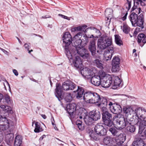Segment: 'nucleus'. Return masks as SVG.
Masks as SVG:
<instances>
[{
	"label": "nucleus",
	"mask_w": 146,
	"mask_h": 146,
	"mask_svg": "<svg viewBox=\"0 0 146 146\" xmlns=\"http://www.w3.org/2000/svg\"><path fill=\"white\" fill-rule=\"evenodd\" d=\"M135 115L130 120L132 123L139 127V132L136 135L142 137L143 139L146 138V128L145 121H146V110L142 108L135 110Z\"/></svg>",
	"instance_id": "1"
},
{
	"label": "nucleus",
	"mask_w": 146,
	"mask_h": 146,
	"mask_svg": "<svg viewBox=\"0 0 146 146\" xmlns=\"http://www.w3.org/2000/svg\"><path fill=\"white\" fill-rule=\"evenodd\" d=\"M76 105L75 103L69 104L67 105V111L69 114L71 121L75 120L77 118L82 119L85 114L82 108L76 110Z\"/></svg>",
	"instance_id": "2"
},
{
	"label": "nucleus",
	"mask_w": 146,
	"mask_h": 146,
	"mask_svg": "<svg viewBox=\"0 0 146 146\" xmlns=\"http://www.w3.org/2000/svg\"><path fill=\"white\" fill-rule=\"evenodd\" d=\"M113 119L115 127L117 129L121 130L124 129L128 124V123H132V121L130 120L132 118L130 116L129 117H128L127 118H125L123 117L115 116Z\"/></svg>",
	"instance_id": "3"
},
{
	"label": "nucleus",
	"mask_w": 146,
	"mask_h": 146,
	"mask_svg": "<svg viewBox=\"0 0 146 146\" xmlns=\"http://www.w3.org/2000/svg\"><path fill=\"white\" fill-rule=\"evenodd\" d=\"M107 131L102 123H98L96 124L94 128V131H93L90 133V136L91 139L97 140L99 139L100 137L105 135Z\"/></svg>",
	"instance_id": "4"
},
{
	"label": "nucleus",
	"mask_w": 146,
	"mask_h": 146,
	"mask_svg": "<svg viewBox=\"0 0 146 146\" xmlns=\"http://www.w3.org/2000/svg\"><path fill=\"white\" fill-rule=\"evenodd\" d=\"M76 54L80 55L83 58H88L90 56L88 50L81 47H77L74 50H70L66 52V55L69 59H71Z\"/></svg>",
	"instance_id": "5"
},
{
	"label": "nucleus",
	"mask_w": 146,
	"mask_h": 146,
	"mask_svg": "<svg viewBox=\"0 0 146 146\" xmlns=\"http://www.w3.org/2000/svg\"><path fill=\"white\" fill-rule=\"evenodd\" d=\"M76 54L80 55L83 58H88L90 56L88 50L81 47H77L74 50H70L66 52V55L69 59H71Z\"/></svg>",
	"instance_id": "6"
},
{
	"label": "nucleus",
	"mask_w": 146,
	"mask_h": 146,
	"mask_svg": "<svg viewBox=\"0 0 146 146\" xmlns=\"http://www.w3.org/2000/svg\"><path fill=\"white\" fill-rule=\"evenodd\" d=\"M101 98L99 95L96 93L86 92L84 94V100L87 103L90 104H96L101 101Z\"/></svg>",
	"instance_id": "7"
},
{
	"label": "nucleus",
	"mask_w": 146,
	"mask_h": 146,
	"mask_svg": "<svg viewBox=\"0 0 146 146\" xmlns=\"http://www.w3.org/2000/svg\"><path fill=\"white\" fill-rule=\"evenodd\" d=\"M112 44V39L111 37L101 36L97 41V46L102 50L105 49Z\"/></svg>",
	"instance_id": "8"
},
{
	"label": "nucleus",
	"mask_w": 146,
	"mask_h": 146,
	"mask_svg": "<svg viewBox=\"0 0 146 146\" xmlns=\"http://www.w3.org/2000/svg\"><path fill=\"white\" fill-rule=\"evenodd\" d=\"M129 19L133 26H141L143 25V16L142 14L138 17L136 14L133 13L130 15Z\"/></svg>",
	"instance_id": "9"
},
{
	"label": "nucleus",
	"mask_w": 146,
	"mask_h": 146,
	"mask_svg": "<svg viewBox=\"0 0 146 146\" xmlns=\"http://www.w3.org/2000/svg\"><path fill=\"white\" fill-rule=\"evenodd\" d=\"M100 74L101 79V84L103 85V87L105 88L108 87L112 82L111 76L102 71L100 72Z\"/></svg>",
	"instance_id": "10"
},
{
	"label": "nucleus",
	"mask_w": 146,
	"mask_h": 146,
	"mask_svg": "<svg viewBox=\"0 0 146 146\" xmlns=\"http://www.w3.org/2000/svg\"><path fill=\"white\" fill-rule=\"evenodd\" d=\"M62 40L63 42V46L64 47L66 54V52L70 50V44L72 41V36L69 32H66L64 34L62 37Z\"/></svg>",
	"instance_id": "11"
},
{
	"label": "nucleus",
	"mask_w": 146,
	"mask_h": 146,
	"mask_svg": "<svg viewBox=\"0 0 146 146\" xmlns=\"http://www.w3.org/2000/svg\"><path fill=\"white\" fill-rule=\"evenodd\" d=\"M3 127L4 129H0V130L4 132L5 135V142L8 145H10L13 141L14 135L12 133V131L9 128V123L8 127L7 128L5 127V126Z\"/></svg>",
	"instance_id": "12"
},
{
	"label": "nucleus",
	"mask_w": 146,
	"mask_h": 146,
	"mask_svg": "<svg viewBox=\"0 0 146 146\" xmlns=\"http://www.w3.org/2000/svg\"><path fill=\"white\" fill-rule=\"evenodd\" d=\"M82 36V33L81 32H79L74 36V38L75 41L72 44V46L70 48L69 50H74L78 47H80L81 44H82V42L81 39V37Z\"/></svg>",
	"instance_id": "13"
},
{
	"label": "nucleus",
	"mask_w": 146,
	"mask_h": 146,
	"mask_svg": "<svg viewBox=\"0 0 146 146\" xmlns=\"http://www.w3.org/2000/svg\"><path fill=\"white\" fill-rule=\"evenodd\" d=\"M108 106L110 110L112 113L114 114H117L120 113L122 111V108L120 105L113 104L109 101Z\"/></svg>",
	"instance_id": "14"
},
{
	"label": "nucleus",
	"mask_w": 146,
	"mask_h": 146,
	"mask_svg": "<svg viewBox=\"0 0 146 146\" xmlns=\"http://www.w3.org/2000/svg\"><path fill=\"white\" fill-rule=\"evenodd\" d=\"M127 2L124 5V7L125 9H123L121 16V17L123 21H125L126 19L127 15V12L131 7V0H127Z\"/></svg>",
	"instance_id": "15"
},
{
	"label": "nucleus",
	"mask_w": 146,
	"mask_h": 146,
	"mask_svg": "<svg viewBox=\"0 0 146 146\" xmlns=\"http://www.w3.org/2000/svg\"><path fill=\"white\" fill-rule=\"evenodd\" d=\"M120 59L117 57H113L112 60V71L114 72H118L119 70Z\"/></svg>",
	"instance_id": "16"
},
{
	"label": "nucleus",
	"mask_w": 146,
	"mask_h": 146,
	"mask_svg": "<svg viewBox=\"0 0 146 146\" xmlns=\"http://www.w3.org/2000/svg\"><path fill=\"white\" fill-rule=\"evenodd\" d=\"M109 101H108L107 99L104 98H103L102 99V100L100 103L98 104V106H100L102 108V115L105 113L106 112H108L107 111V108L106 106L109 107L108 106Z\"/></svg>",
	"instance_id": "17"
},
{
	"label": "nucleus",
	"mask_w": 146,
	"mask_h": 146,
	"mask_svg": "<svg viewBox=\"0 0 146 146\" xmlns=\"http://www.w3.org/2000/svg\"><path fill=\"white\" fill-rule=\"evenodd\" d=\"M135 138V141L132 143L133 146H146V145H144V143L143 141L146 138L143 139L142 137H140L139 135H136Z\"/></svg>",
	"instance_id": "18"
},
{
	"label": "nucleus",
	"mask_w": 146,
	"mask_h": 146,
	"mask_svg": "<svg viewBox=\"0 0 146 146\" xmlns=\"http://www.w3.org/2000/svg\"><path fill=\"white\" fill-rule=\"evenodd\" d=\"M95 41V39L93 38L90 42L88 46L89 50L91 52L92 55L93 56L95 55L96 51Z\"/></svg>",
	"instance_id": "19"
},
{
	"label": "nucleus",
	"mask_w": 146,
	"mask_h": 146,
	"mask_svg": "<svg viewBox=\"0 0 146 146\" xmlns=\"http://www.w3.org/2000/svg\"><path fill=\"white\" fill-rule=\"evenodd\" d=\"M99 75H95L92 77L91 79L92 83L96 86H98L101 83V79L100 77V72Z\"/></svg>",
	"instance_id": "20"
},
{
	"label": "nucleus",
	"mask_w": 146,
	"mask_h": 146,
	"mask_svg": "<svg viewBox=\"0 0 146 146\" xmlns=\"http://www.w3.org/2000/svg\"><path fill=\"white\" fill-rule=\"evenodd\" d=\"M90 117L92 118L93 121H96L100 119L101 114L100 112L93 110L89 113Z\"/></svg>",
	"instance_id": "21"
},
{
	"label": "nucleus",
	"mask_w": 146,
	"mask_h": 146,
	"mask_svg": "<svg viewBox=\"0 0 146 146\" xmlns=\"http://www.w3.org/2000/svg\"><path fill=\"white\" fill-rule=\"evenodd\" d=\"M123 111L124 113L126 114V115H132V118H133V115H135V111H134L130 106H127L124 107L123 108Z\"/></svg>",
	"instance_id": "22"
},
{
	"label": "nucleus",
	"mask_w": 146,
	"mask_h": 146,
	"mask_svg": "<svg viewBox=\"0 0 146 146\" xmlns=\"http://www.w3.org/2000/svg\"><path fill=\"white\" fill-rule=\"evenodd\" d=\"M0 108L3 111L8 114H12L13 113L12 108L9 105L1 104Z\"/></svg>",
	"instance_id": "23"
},
{
	"label": "nucleus",
	"mask_w": 146,
	"mask_h": 146,
	"mask_svg": "<svg viewBox=\"0 0 146 146\" xmlns=\"http://www.w3.org/2000/svg\"><path fill=\"white\" fill-rule=\"evenodd\" d=\"M74 88V85L67 82H64L62 86V88L64 90H72Z\"/></svg>",
	"instance_id": "24"
},
{
	"label": "nucleus",
	"mask_w": 146,
	"mask_h": 146,
	"mask_svg": "<svg viewBox=\"0 0 146 146\" xmlns=\"http://www.w3.org/2000/svg\"><path fill=\"white\" fill-rule=\"evenodd\" d=\"M80 73L82 75L86 77V76H92V72L90 69L87 68H83L80 71Z\"/></svg>",
	"instance_id": "25"
},
{
	"label": "nucleus",
	"mask_w": 146,
	"mask_h": 146,
	"mask_svg": "<svg viewBox=\"0 0 146 146\" xmlns=\"http://www.w3.org/2000/svg\"><path fill=\"white\" fill-rule=\"evenodd\" d=\"M139 3L143 5L142 0H134V5L131 9V11H132L136 9L139 11V12L140 10H141V8L139 7Z\"/></svg>",
	"instance_id": "26"
},
{
	"label": "nucleus",
	"mask_w": 146,
	"mask_h": 146,
	"mask_svg": "<svg viewBox=\"0 0 146 146\" xmlns=\"http://www.w3.org/2000/svg\"><path fill=\"white\" fill-rule=\"evenodd\" d=\"M125 136L123 134H120L117 136L116 139L117 140L118 145H121L123 143L125 140Z\"/></svg>",
	"instance_id": "27"
},
{
	"label": "nucleus",
	"mask_w": 146,
	"mask_h": 146,
	"mask_svg": "<svg viewBox=\"0 0 146 146\" xmlns=\"http://www.w3.org/2000/svg\"><path fill=\"white\" fill-rule=\"evenodd\" d=\"M73 63L74 66L77 68L81 67L82 64V62L80 58L78 56H76Z\"/></svg>",
	"instance_id": "28"
},
{
	"label": "nucleus",
	"mask_w": 146,
	"mask_h": 146,
	"mask_svg": "<svg viewBox=\"0 0 146 146\" xmlns=\"http://www.w3.org/2000/svg\"><path fill=\"white\" fill-rule=\"evenodd\" d=\"M102 119L105 125L109 127H110L113 125V123L112 121V119H110L109 117L104 116H102Z\"/></svg>",
	"instance_id": "29"
},
{
	"label": "nucleus",
	"mask_w": 146,
	"mask_h": 146,
	"mask_svg": "<svg viewBox=\"0 0 146 146\" xmlns=\"http://www.w3.org/2000/svg\"><path fill=\"white\" fill-rule=\"evenodd\" d=\"M87 26L84 25L79 27H75L72 29L73 31H81L84 32L85 34L86 33L87 31L88 28L85 30L86 28L87 27Z\"/></svg>",
	"instance_id": "30"
},
{
	"label": "nucleus",
	"mask_w": 146,
	"mask_h": 146,
	"mask_svg": "<svg viewBox=\"0 0 146 146\" xmlns=\"http://www.w3.org/2000/svg\"><path fill=\"white\" fill-rule=\"evenodd\" d=\"M94 37V35H92L90 36L89 35H87L86 33L83 36V38L81 40L82 41V44L83 45H86L89 42V38H91Z\"/></svg>",
	"instance_id": "31"
},
{
	"label": "nucleus",
	"mask_w": 146,
	"mask_h": 146,
	"mask_svg": "<svg viewBox=\"0 0 146 146\" xmlns=\"http://www.w3.org/2000/svg\"><path fill=\"white\" fill-rule=\"evenodd\" d=\"M23 138L21 136L17 135L15 137L14 146H20L22 142Z\"/></svg>",
	"instance_id": "32"
},
{
	"label": "nucleus",
	"mask_w": 146,
	"mask_h": 146,
	"mask_svg": "<svg viewBox=\"0 0 146 146\" xmlns=\"http://www.w3.org/2000/svg\"><path fill=\"white\" fill-rule=\"evenodd\" d=\"M93 63L98 68L102 69L104 68V65L102 61L99 59H96L94 60Z\"/></svg>",
	"instance_id": "33"
},
{
	"label": "nucleus",
	"mask_w": 146,
	"mask_h": 146,
	"mask_svg": "<svg viewBox=\"0 0 146 146\" xmlns=\"http://www.w3.org/2000/svg\"><path fill=\"white\" fill-rule=\"evenodd\" d=\"M85 113V114L84 115V116H83L84 117V119L85 123L88 125H90L92 124V121H94L92 119V118L90 117V115H89V116L86 115L85 117V115H86Z\"/></svg>",
	"instance_id": "34"
},
{
	"label": "nucleus",
	"mask_w": 146,
	"mask_h": 146,
	"mask_svg": "<svg viewBox=\"0 0 146 146\" xmlns=\"http://www.w3.org/2000/svg\"><path fill=\"white\" fill-rule=\"evenodd\" d=\"M4 100L5 102L8 105H12L13 104V101L11 97L7 94L4 95Z\"/></svg>",
	"instance_id": "35"
},
{
	"label": "nucleus",
	"mask_w": 146,
	"mask_h": 146,
	"mask_svg": "<svg viewBox=\"0 0 146 146\" xmlns=\"http://www.w3.org/2000/svg\"><path fill=\"white\" fill-rule=\"evenodd\" d=\"M145 35L143 33L139 34L137 36V42L139 43H140L141 42L143 43L142 46L145 43V41H143L145 39Z\"/></svg>",
	"instance_id": "36"
},
{
	"label": "nucleus",
	"mask_w": 146,
	"mask_h": 146,
	"mask_svg": "<svg viewBox=\"0 0 146 146\" xmlns=\"http://www.w3.org/2000/svg\"><path fill=\"white\" fill-rule=\"evenodd\" d=\"M112 55V52L110 51L105 52L104 54V60L106 61H108L111 59Z\"/></svg>",
	"instance_id": "37"
},
{
	"label": "nucleus",
	"mask_w": 146,
	"mask_h": 146,
	"mask_svg": "<svg viewBox=\"0 0 146 146\" xmlns=\"http://www.w3.org/2000/svg\"><path fill=\"white\" fill-rule=\"evenodd\" d=\"M123 26L121 27L123 32L126 34H128L130 31V28L126 23H123Z\"/></svg>",
	"instance_id": "38"
},
{
	"label": "nucleus",
	"mask_w": 146,
	"mask_h": 146,
	"mask_svg": "<svg viewBox=\"0 0 146 146\" xmlns=\"http://www.w3.org/2000/svg\"><path fill=\"white\" fill-rule=\"evenodd\" d=\"M121 82V80L118 76H116L114 77V84L115 86L113 87V89H115L116 86H119Z\"/></svg>",
	"instance_id": "39"
},
{
	"label": "nucleus",
	"mask_w": 146,
	"mask_h": 146,
	"mask_svg": "<svg viewBox=\"0 0 146 146\" xmlns=\"http://www.w3.org/2000/svg\"><path fill=\"white\" fill-rule=\"evenodd\" d=\"M35 128L34 131L36 133H39L42 131L43 129L40 127V124L38 122H36L35 123Z\"/></svg>",
	"instance_id": "40"
},
{
	"label": "nucleus",
	"mask_w": 146,
	"mask_h": 146,
	"mask_svg": "<svg viewBox=\"0 0 146 146\" xmlns=\"http://www.w3.org/2000/svg\"><path fill=\"white\" fill-rule=\"evenodd\" d=\"M115 41L116 43L118 45L120 46L123 45V42L121 40L120 36L118 35H115Z\"/></svg>",
	"instance_id": "41"
},
{
	"label": "nucleus",
	"mask_w": 146,
	"mask_h": 146,
	"mask_svg": "<svg viewBox=\"0 0 146 146\" xmlns=\"http://www.w3.org/2000/svg\"><path fill=\"white\" fill-rule=\"evenodd\" d=\"M113 10L110 8H107L105 11V15L106 16L109 17H112L113 14Z\"/></svg>",
	"instance_id": "42"
},
{
	"label": "nucleus",
	"mask_w": 146,
	"mask_h": 146,
	"mask_svg": "<svg viewBox=\"0 0 146 146\" xmlns=\"http://www.w3.org/2000/svg\"><path fill=\"white\" fill-rule=\"evenodd\" d=\"M129 123V125L127 127V130L131 133L135 132V127L133 125H132L131 124H134L133 123Z\"/></svg>",
	"instance_id": "43"
},
{
	"label": "nucleus",
	"mask_w": 146,
	"mask_h": 146,
	"mask_svg": "<svg viewBox=\"0 0 146 146\" xmlns=\"http://www.w3.org/2000/svg\"><path fill=\"white\" fill-rule=\"evenodd\" d=\"M65 100L67 102H71L73 99L72 96L71 95V94L69 93L68 94H67L64 98Z\"/></svg>",
	"instance_id": "44"
},
{
	"label": "nucleus",
	"mask_w": 146,
	"mask_h": 146,
	"mask_svg": "<svg viewBox=\"0 0 146 146\" xmlns=\"http://www.w3.org/2000/svg\"><path fill=\"white\" fill-rule=\"evenodd\" d=\"M76 124L80 130H82L84 129L83 126L82 125V122L81 121L78 119L76 121Z\"/></svg>",
	"instance_id": "45"
},
{
	"label": "nucleus",
	"mask_w": 146,
	"mask_h": 146,
	"mask_svg": "<svg viewBox=\"0 0 146 146\" xmlns=\"http://www.w3.org/2000/svg\"><path fill=\"white\" fill-rule=\"evenodd\" d=\"M109 130L111 132L112 134L114 136L116 135L118 132V131L113 128H110Z\"/></svg>",
	"instance_id": "46"
},
{
	"label": "nucleus",
	"mask_w": 146,
	"mask_h": 146,
	"mask_svg": "<svg viewBox=\"0 0 146 146\" xmlns=\"http://www.w3.org/2000/svg\"><path fill=\"white\" fill-rule=\"evenodd\" d=\"M84 92H77L76 97L78 99H80L82 97Z\"/></svg>",
	"instance_id": "47"
},
{
	"label": "nucleus",
	"mask_w": 146,
	"mask_h": 146,
	"mask_svg": "<svg viewBox=\"0 0 146 146\" xmlns=\"http://www.w3.org/2000/svg\"><path fill=\"white\" fill-rule=\"evenodd\" d=\"M102 116H106V117H109V118L112 119L111 115L108 112H106L105 113L103 114Z\"/></svg>",
	"instance_id": "48"
},
{
	"label": "nucleus",
	"mask_w": 146,
	"mask_h": 146,
	"mask_svg": "<svg viewBox=\"0 0 146 146\" xmlns=\"http://www.w3.org/2000/svg\"><path fill=\"white\" fill-rule=\"evenodd\" d=\"M6 84H7V89L6 87L5 86L4 84L5 90L6 91L8 90V91H10L11 90V88H10V86L9 85V84H8V82H6Z\"/></svg>",
	"instance_id": "49"
},
{
	"label": "nucleus",
	"mask_w": 146,
	"mask_h": 146,
	"mask_svg": "<svg viewBox=\"0 0 146 146\" xmlns=\"http://www.w3.org/2000/svg\"><path fill=\"white\" fill-rule=\"evenodd\" d=\"M139 27H137L135 29L136 30V31H137L138 32L141 31L142 29L143 28V25H141V26H138Z\"/></svg>",
	"instance_id": "50"
},
{
	"label": "nucleus",
	"mask_w": 146,
	"mask_h": 146,
	"mask_svg": "<svg viewBox=\"0 0 146 146\" xmlns=\"http://www.w3.org/2000/svg\"><path fill=\"white\" fill-rule=\"evenodd\" d=\"M61 88V85L60 84H56V91H61V90H60V89Z\"/></svg>",
	"instance_id": "51"
},
{
	"label": "nucleus",
	"mask_w": 146,
	"mask_h": 146,
	"mask_svg": "<svg viewBox=\"0 0 146 146\" xmlns=\"http://www.w3.org/2000/svg\"><path fill=\"white\" fill-rule=\"evenodd\" d=\"M84 91L83 88L81 86H78L77 90L76 91Z\"/></svg>",
	"instance_id": "52"
},
{
	"label": "nucleus",
	"mask_w": 146,
	"mask_h": 146,
	"mask_svg": "<svg viewBox=\"0 0 146 146\" xmlns=\"http://www.w3.org/2000/svg\"><path fill=\"white\" fill-rule=\"evenodd\" d=\"M30 43L27 44V43H25L24 44V46L25 47L26 49L27 50H29V48L30 47Z\"/></svg>",
	"instance_id": "53"
},
{
	"label": "nucleus",
	"mask_w": 146,
	"mask_h": 146,
	"mask_svg": "<svg viewBox=\"0 0 146 146\" xmlns=\"http://www.w3.org/2000/svg\"><path fill=\"white\" fill-rule=\"evenodd\" d=\"M0 49L5 54H6L7 55H9V52L6 51V50H5L4 49H3L1 48L0 47Z\"/></svg>",
	"instance_id": "54"
},
{
	"label": "nucleus",
	"mask_w": 146,
	"mask_h": 146,
	"mask_svg": "<svg viewBox=\"0 0 146 146\" xmlns=\"http://www.w3.org/2000/svg\"><path fill=\"white\" fill-rule=\"evenodd\" d=\"M61 15V17L62 18H63L64 19H66L68 20H70V17H69L66 16L64 15Z\"/></svg>",
	"instance_id": "55"
},
{
	"label": "nucleus",
	"mask_w": 146,
	"mask_h": 146,
	"mask_svg": "<svg viewBox=\"0 0 146 146\" xmlns=\"http://www.w3.org/2000/svg\"><path fill=\"white\" fill-rule=\"evenodd\" d=\"M13 71L15 76H17L18 75V72L17 70L15 69H13Z\"/></svg>",
	"instance_id": "56"
},
{
	"label": "nucleus",
	"mask_w": 146,
	"mask_h": 146,
	"mask_svg": "<svg viewBox=\"0 0 146 146\" xmlns=\"http://www.w3.org/2000/svg\"><path fill=\"white\" fill-rule=\"evenodd\" d=\"M106 18H105V20L107 21H108L109 22H110L111 21V19L112 17H109L108 16H106Z\"/></svg>",
	"instance_id": "57"
},
{
	"label": "nucleus",
	"mask_w": 146,
	"mask_h": 146,
	"mask_svg": "<svg viewBox=\"0 0 146 146\" xmlns=\"http://www.w3.org/2000/svg\"><path fill=\"white\" fill-rule=\"evenodd\" d=\"M138 32L137 31H136V30L135 29V30L134 31L133 33V36H136V35L137 34Z\"/></svg>",
	"instance_id": "58"
},
{
	"label": "nucleus",
	"mask_w": 146,
	"mask_h": 146,
	"mask_svg": "<svg viewBox=\"0 0 146 146\" xmlns=\"http://www.w3.org/2000/svg\"><path fill=\"white\" fill-rule=\"evenodd\" d=\"M3 98V95L0 93V102H1Z\"/></svg>",
	"instance_id": "59"
},
{
	"label": "nucleus",
	"mask_w": 146,
	"mask_h": 146,
	"mask_svg": "<svg viewBox=\"0 0 146 146\" xmlns=\"http://www.w3.org/2000/svg\"><path fill=\"white\" fill-rule=\"evenodd\" d=\"M51 120L52 124L53 125H54V120L53 117H52V118L51 119Z\"/></svg>",
	"instance_id": "60"
},
{
	"label": "nucleus",
	"mask_w": 146,
	"mask_h": 146,
	"mask_svg": "<svg viewBox=\"0 0 146 146\" xmlns=\"http://www.w3.org/2000/svg\"><path fill=\"white\" fill-rule=\"evenodd\" d=\"M41 116L44 119H45L46 118V117L45 115L42 114L41 115Z\"/></svg>",
	"instance_id": "61"
},
{
	"label": "nucleus",
	"mask_w": 146,
	"mask_h": 146,
	"mask_svg": "<svg viewBox=\"0 0 146 146\" xmlns=\"http://www.w3.org/2000/svg\"><path fill=\"white\" fill-rule=\"evenodd\" d=\"M143 3V5H146V0H142Z\"/></svg>",
	"instance_id": "62"
},
{
	"label": "nucleus",
	"mask_w": 146,
	"mask_h": 146,
	"mask_svg": "<svg viewBox=\"0 0 146 146\" xmlns=\"http://www.w3.org/2000/svg\"><path fill=\"white\" fill-rule=\"evenodd\" d=\"M59 97L60 99H62L63 98V96L61 94L59 95Z\"/></svg>",
	"instance_id": "63"
},
{
	"label": "nucleus",
	"mask_w": 146,
	"mask_h": 146,
	"mask_svg": "<svg viewBox=\"0 0 146 146\" xmlns=\"http://www.w3.org/2000/svg\"><path fill=\"white\" fill-rule=\"evenodd\" d=\"M42 17L43 18H44V19H45V18H48L49 17H48V16H44Z\"/></svg>",
	"instance_id": "64"
}]
</instances>
